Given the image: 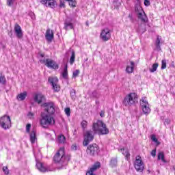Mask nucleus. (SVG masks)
I'll list each match as a JSON object with an SVG mask.
<instances>
[{"label": "nucleus", "instance_id": "nucleus-4", "mask_svg": "<svg viewBox=\"0 0 175 175\" xmlns=\"http://www.w3.org/2000/svg\"><path fill=\"white\" fill-rule=\"evenodd\" d=\"M137 101V94L136 93H130L126 96L123 100L124 106H132Z\"/></svg>", "mask_w": 175, "mask_h": 175}, {"label": "nucleus", "instance_id": "nucleus-12", "mask_svg": "<svg viewBox=\"0 0 175 175\" xmlns=\"http://www.w3.org/2000/svg\"><path fill=\"white\" fill-rule=\"evenodd\" d=\"M41 3L46 8H51V9H54L57 6V1L55 0H42Z\"/></svg>", "mask_w": 175, "mask_h": 175}, {"label": "nucleus", "instance_id": "nucleus-6", "mask_svg": "<svg viewBox=\"0 0 175 175\" xmlns=\"http://www.w3.org/2000/svg\"><path fill=\"white\" fill-rule=\"evenodd\" d=\"M86 152L91 157H95L99 154V146L96 144H90L88 146Z\"/></svg>", "mask_w": 175, "mask_h": 175}, {"label": "nucleus", "instance_id": "nucleus-16", "mask_svg": "<svg viewBox=\"0 0 175 175\" xmlns=\"http://www.w3.org/2000/svg\"><path fill=\"white\" fill-rule=\"evenodd\" d=\"M14 29L17 38L21 39L23 38V30H21V27H20L18 24H16Z\"/></svg>", "mask_w": 175, "mask_h": 175}, {"label": "nucleus", "instance_id": "nucleus-38", "mask_svg": "<svg viewBox=\"0 0 175 175\" xmlns=\"http://www.w3.org/2000/svg\"><path fill=\"white\" fill-rule=\"evenodd\" d=\"M161 69H166V60L163 59L161 62Z\"/></svg>", "mask_w": 175, "mask_h": 175}, {"label": "nucleus", "instance_id": "nucleus-13", "mask_svg": "<svg viewBox=\"0 0 175 175\" xmlns=\"http://www.w3.org/2000/svg\"><path fill=\"white\" fill-rule=\"evenodd\" d=\"M36 167L40 172H42V173L46 172H53V170H54L53 168H51L50 167H44L43 163L40 162H37Z\"/></svg>", "mask_w": 175, "mask_h": 175}, {"label": "nucleus", "instance_id": "nucleus-28", "mask_svg": "<svg viewBox=\"0 0 175 175\" xmlns=\"http://www.w3.org/2000/svg\"><path fill=\"white\" fill-rule=\"evenodd\" d=\"M158 63L153 64L152 68L149 69L151 73H154V72H157V69H158Z\"/></svg>", "mask_w": 175, "mask_h": 175}, {"label": "nucleus", "instance_id": "nucleus-29", "mask_svg": "<svg viewBox=\"0 0 175 175\" xmlns=\"http://www.w3.org/2000/svg\"><path fill=\"white\" fill-rule=\"evenodd\" d=\"M75 58H76V54L75 53V51H72L71 57L70 58V65H73V64H75Z\"/></svg>", "mask_w": 175, "mask_h": 175}, {"label": "nucleus", "instance_id": "nucleus-14", "mask_svg": "<svg viewBox=\"0 0 175 175\" xmlns=\"http://www.w3.org/2000/svg\"><path fill=\"white\" fill-rule=\"evenodd\" d=\"M99 167H100V163H95L86 172V175H96L94 173L98 170V169H99Z\"/></svg>", "mask_w": 175, "mask_h": 175}, {"label": "nucleus", "instance_id": "nucleus-20", "mask_svg": "<svg viewBox=\"0 0 175 175\" xmlns=\"http://www.w3.org/2000/svg\"><path fill=\"white\" fill-rule=\"evenodd\" d=\"M161 42H162V37L157 36L154 43L157 51H161Z\"/></svg>", "mask_w": 175, "mask_h": 175}, {"label": "nucleus", "instance_id": "nucleus-9", "mask_svg": "<svg viewBox=\"0 0 175 175\" xmlns=\"http://www.w3.org/2000/svg\"><path fill=\"white\" fill-rule=\"evenodd\" d=\"M111 38V33H110V29L109 28H105L103 29L100 34V38L103 42H107L110 40Z\"/></svg>", "mask_w": 175, "mask_h": 175}, {"label": "nucleus", "instance_id": "nucleus-23", "mask_svg": "<svg viewBox=\"0 0 175 175\" xmlns=\"http://www.w3.org/2000/svg\"><path fill=\"white\" fill-rule=\"evenodd\" d=\"M118 163V161L117 159V157H113L109 163V165L111 166V167H117V165Z\"/></svg>", "mask_w": 175, "mask_h": 175}, {"label": "nucleus", "instance_id": "nucleus-32", "mask_svg": "<svg viewBox=\"0 0 175 175\" xmlns=\"http://www.w3.org/2000/svg\"><path fill=\"white\" fill-rule=\"evenodd\" d=\"M0 83L1 84H5L6 83V78H5V76L2 73H0Z\"/></svg>", "mask_w": 175, "mask_h": 175}, {"label": "nucleus", "instance_id": "nucleus-24", "mask_svg": "<svg viewBox=\"0 0 175 175\" xmlns=\"http://www.w3.org/2000/svg\"><path fill=\"white\" fill-rule=\"evenodd\" d=\"M157 159L159 161H162V162H163L164 163H166V160L165 159V153H163V152H159L158 153V156H157Z\"/></svg>", "mask_w": 175, "mask_h": 175}, {"label": "nucleus", "instance_id": "nucleus-10", "mask_svg": "<svg viewBox=\"0 0 175 175\" xmlns=\"http://www.w3.org/2000/svg\"><path fill=\"white\" fill-rule=\"evenodd\" d=\"M48 81L50 83V84H51L55 92H58V91L61 90V88L58 85V78L50 77L48 79Z\"/></svg>", "mask_w": 175, "mask_h": 175}, {"label": "nucleus", "instance_id": "nucleus-46", "mask_svg": "<svg viewBox=\"0 0 175 175\" xmlns=\"http://www.w3.org/2000/svg\"><path fill=\"white\" fill-rule=\"evenodd\" d=\"M164 124L165 125H169V124H170V119H165Z\"/></svg>", "mask_w": 175, "mask_h": 175}, {"label": "nucleus", "instance_id": "nucleus-17", "mask_svg": "<svg viewBox=\"0 0 175 175\" xmlns=\"http://www.w3.org/2000/svg\"><path fill=\"white\" fill-rule=\"evenodd\" d=\"M45 100L46 98L42 94H36L34 96V101L36 102V103H38V105H40V103H42V102H43Z\"/></svg>", "mask_w": 175, "mask_h": 175}, {"label": "nucleus", "instance_id": "nucleus-21", "mask_svg": "<svg viewBox=\"0 0 175 175\" xmlns=\"http://www.w3.org/2000/svg\"><path fill=\"white\" fill-rule=\"evenodd\" d=\"M27 95L28 93L27 92H23V93L18 94L16 99L18 100H25Z\"/></svg>", "mask_w": 175, "mask_h": 175}, {"label": "nucleus", "instance_id": "nucleus-22", "mask_svg": "<svg viewBox=\"0 0 175 175\" xmlns=\"http://www.w3.org/2000/svg\"><path fill=\"white\" fill-rule=\"evenodd\" d=\"M35 140H36V131H31L30 133V142L32 144L35 143Z\"/></svg>", "mask_w": 175, "mask_h": 175}, {"label": "nucleus", "instance_id": "nucleus-26", "mask_svg": "<svg viewBox=\"0 0 175 175\" xmlns=\"http://www.w3.org/2000/svg\"><path fill=\"white\" fill-rule=\"evenodd\" d=\"M63 79H68V64H65L64 71L62 74Z\"/></svg>", "mask_w": 175, "mask_h": 175}, {"label": "nucleus", "instance_id": "nucleus-1", "mask_svg": "<svg viewBox=\"0 0 175 175\" xmlns=\"http://www.w3.org/2000/svg\"><path fill=\"white\" fill-rule=\"evenodd\" d=\"M44 107V111L41 112L40 118V125L47 129L49 126H53L55 124V119H54V113L55 109L54 108V103H46L42 105Z\"/></svg>", "mask_w": 175, "mask_h": 175}, {"label": "nucleus", "instance_id": "nucleus-36", "mask_svg": "<svg viewBox=\"0 0 175 175\" xmlns=\"http://www.w3.org/2000/svg\"><path fill=\"white\" fill-rule=\"evenodd\" d=\"M16 0H7L8 6H13Z\"/></svg>", "mask_w": 175, "mask_h": 175}, {"label": "nucleus", "instance_id": "nucleus-37", "mask_svg": "<svg viewBox=\"0 0 175 175\" xmlns=\"http://www.w3.org/2000/svg\"><path fill=\"white\" fill-rule=\"evenodd\" d=\"M64 111L68 117L70 116V108L69 107L65 108Z\"/></svg>", "mask_w": 175, "mask_h": 175}, {"label": "nucleus", "instance_id": "nucleus-7", "mask_svg": "<svg viewBox=\"0 0 175 175\" xmlns=\"http://www.w3.org/2000/svg\"><path fill=\"white\" fill-rule=\"evenodd\" d=\"M134 167L135 170L139 173H142V172L144 170V163L143 162V160H142V157L137 156L135 157V161H134Z\"/></svg>", "mask_w": 175, "mask_h": 175}, {"label": "nucleus", "instance_id": "nucleus-5", "mask_svg": "<svg viewBox=\"0 0 175 175\" xmlns=\"http://www.w3.org/2000/svg\"><path fill=\"white\" fill-rule=\"evenodd\" d=\"M1 126L3 129H9L12 126V120H10V116L8 115H4L0 118Z\"/></svg>", "mask_w": 175, "mask_h": 175}, {"label": "nucleus", "instance_id": "nucleus-15", "mask_svg": "<svg viewBox=\"0 0 175 175\" xmlns=\"http://www.w3.org/2000/svg\"><path fill=\"white\" fill-rule=\"evenodd\" d=\"M45 38L47 42L51 43L54 40V31L50 29H47L45 33Z\"/></svg>", "mask_w": 175, "mask_h": 175}, {"label": "nucleus", "instance_id": "nucleus-43", "mask_svg": "<svg viewBox=\"0 0 175 175\" xmlns=\"http://www.w3.org/2000/svg\"><path fill=\"white\" fill-rule=\"evenodd\" d=\"M150 154L152 157L154 158V157H156L157 155V150L156 149L152 150Z\"/></svg>", "mask_w": 175, "mask_h": 175}, {"label": "nucleus", "instance_id": "nucleus-30", "mask_svg": "<svg viewBox=\"0 0 175 175\" xmlns=\"http://www.w3.org/2000/svg\"><path fill=\"white\" fill-rule=\"evenodd\" d=\"M144 12V10H143V8H142V6L140 5H136L135 6V13H137V16L139 14Z\"/></svg>", "mask_w": 175, "mask_h": 175}, {"label": "nucleus", "instance_id": "nucleus-51", "mask_svg": "<svg viewBox=\"0 0 175 175\" xmlns=\"http://www.w3.org/2000/svg\"><path fill=\"white\" fill-rule=\"evenodd\" d=\"M86 25L88 27L89 25L88 22H86Z\"/></svg>", "mask_w": 175, "mask_h": 175}, {"label": "nucleus", "instance_id": "nucleus-39", "mask_svg": "<svg viewBox=\"0 0 175 175\" xmlns=\"http://www.w3.org/2000/svg\"><path fill=\"white\" fill-rule=\"evenodd\" d=\"M88 122L85 120H83L81 122V126L83 129H85L87 128Z\"/></svg>", "mask_w": 175, "mask_h": 175}, {"label": "nucleus", "instance_id": "nucleus-50", "mask_svg": "<svg viewBox=\"0 0 175 175\" xmlns=\"http://www.w3.org/2000/svg\"><path fill=\"white\" fill-rule=\"evenodd\" d=\"M92 94H93V96H95V97L97 96H96V91H94Z\"/></svg>", "mask_w": 175, "mask_h": 175}, {"label": "nucleus", "instance_id": "nucleus-34", "mask_svg": "<svg viewBox=\"0 0 175 175\" xmlns=\"http://www.w3.org/2000/svg\"><path fill=\"white\" fill-rule=\"evenodd\" d=\"M80 75V70H75L72 73V77H77Z\"/></svg>", "mask_w": 175, "mask_h": 175}, {"label": "nucleus", "instance_id": "nucleus-33", "mask_svg": "<svg viewBox=\"0 0 175 175\" xmlns=\"http://www.w3.org/2000/svg\"><path fill=\"white\" fill-rule=\"evenodd\" d=\"M69 5L72 8H76V5H77V3L75 0H70L69 1Z\"/></svg>", "mask_w": 175, "mask_h": 175}, {"label": "nucleus", "instance_id": "nucleus-18", "mask_svg": "<svg viewBox=\"0 0 175 175\" xmlns=\"http://www.w3.org/2000/svg\"><path fill=\"white\" fill-rule=\"evenodd\" d=\"M137 18L142 21V23H147V21H148V18L147 17V15L146 14V12H144V11L140 12L137 15Z\"/></svg>", "mask_w": 175, "mask_h": 175}, {"label": "nucleus", "instance_id": "nucleus-2", "mask_svg": "<svg viewBox=\"0 0 175 175\" xmlns=\"http://www.w3.org/2000/svg\"><path fill=\"white\" fill-rule=\"evenodd\" d=\"M92 129L93 131H88L84 133L83 145L85 146V147L94 140L95 133H98V135H108L109 133V129H107L106 124L102 120H97L94 122Z\"/></svg>", "mask_w": 175, "mask_h": 175}, {"label": "nucleus", "instance_id": "nucleus-45", "mask_svg": "<svg viewBox=\"0 0 175 175\" xmlns=\"http://www.w3.org/2000/svg\"><path fill=\"white\" fill-rule=\"evenodd\" d=\"M144 5L145 6H150V0H144Z\"/></svg>", "mask_w": 175, "mask_h": 175}, {"label": "nucleus", "instance_id": "nucleus-31", "mask_svg": "<svg viewBox=\"0 0 175 175\" xmlns=\"http://www.w3.org/2000/svg\"><path fill=\"white\" fill-rule=\"evenodd\" d=\"M64 25V28L66 30L73 29V24H72L71 23H65Z\"/></svg>", "mask_w": 175, "mask_h": 175}, {"label": "nucleus", "instance_id": "nucleus-48", "mask_svg": "<svg viewBox=\"0 0 175 175\" xmlns=\"http://www.w3.org/2000/svg\"><path fill=\"white\" fill-rule=\"evenodd\" d=\"M60 8H65V2L60 1V5H59Z\"/></svg>", "mask_w": 175, "mask_h": 175}, {"label": "nucleus", "instance_id": "nucleus-25", "mask_svg": "<svg viewBox=\"0 0 175 175\" xmlns=\"http://www.w3.org/2000/svg\"><path fill=\"white\" fill-rule=\"evenodd\" d=\"M120 151H121L122 154L124 155L126 159H129V157H131V154H129V150H128L127 149L122 148L120 150Z\"/></svg>", "mask_w": 175, "mask_h": 175}, {"label": "nucleus", "instance_id": "nucleus-47", "mask_svg": "<svg viewBox=\"0 0 175 175\" xmlns=\"http://www.w3.org/2000/svg\"><path fill=\"white\" fill-rule=\"evenodd\" d=\"M72 150H73V151H76V150H77V146H76V144H73L71 146Z\"/></svg>", "mask_w": 175, "mask_h": 175}, {"label": "nucleus", "instance_id": "nucleus-52", "mask_svg": "<svg viewBox=\"0 0 175 175\" xmlns=\"http://www.w3.org/2000/svg\"><path fill=\"white\" fill-rule=\"evenodd\" d=\"M66 1H67L68 2H69L70 0H66Z\"/></svg>", "mask_w": 175, "mask_h": 175}, {"label": "nucleus", "instance_id": "nucleus-40", "mask_svg": "<svg viewBox=\"0 0 175 175\" xmlns=\"http://www.w3.org/2000/svg\"><path fill=\"white\" fill-rule=\"evenodd\" d=\"M151 139H152V142H154V143H157V144H159V142H158V139H157L155 135H152Z\"/></svg>", "mask_w": 175, "mask_h": 175}, {"label": "nucleus", "instance_id": "nucleus-35", "mask_svg": "<svg viewBox=\"0 0 175 175\" xmlns=\"http://www.w3.org/2000/svg\"><path fill=\"white\" fill-rule=\"evenodd\" d=\"M70 96H71L72 99H76V90H72L70 92Z\"/></svg>", "mask_w": 175, "mask_h": 175}, {"label": "nucleus", "instance_id": "nucleus-11", "mask_svg": "<svg viewBox=\"0 0 175 175\" xmlns=\"http://www.w3.org/2000/svg\"><path fill=\"white\" fill-rule=\"evenodd\" d=\"M44 62L45 63L46 66H47V68H50V69L55 70L59 68L58 64L51 59H46Z\"/></svg>", "mask_w": 175, "mask_h": 175}, {"label": "nucleus", "instance_id": "nucleus-41", "mask_svg": "<svg viewBox=\"0 0 175 175\" xmlns=\"http://www.w3.org/2000/svg\"><path fill=\"white\" fill-rule=\"evenodd\" d=\"M3 172L5 173V174L8 175L9 174V169H8V167H3Z\"/></svg>", "mask_w": 175, "mask_h": 175}, {"label": "nucleus", "instance_id": "nucleus-3", "mask_svg": "<svg viewBox=\"0 0 175 175\" xmlns=\"http://www.w3.org/2000/svg\"><path fill=\"white\" fill-rule=\"evenodd\" d=\"M53 161L57 163L59 169H62L70 161V155L65 156V148H60L53 157Z\"/></svg>", "mask_w": 175, "mask_h": 175}, {"label": "nucleus", "instance_id": "nucleus-53", "mask_svg": "<svg viewBox=\"0 0 175 175\" xmlns=\"http://www.w3.org/2000/svg\"><path fill=\"white\" fill-rule=\"evenodd\" d=\"M0 142H1V138H0Z\"/></svg>", "mask_w": 175, "mask_h": 175}, {"label": "nucleus", "instance_id": "nucleus-49", "mask_svg": "<svg viewBox=\"0 0 175 175\" xmlns=\"http://www.w3.org/2000/svg\"><path fill=\"white\" fill-rule=\"evenodd\" d=\"M100 117H105V112L103 111H101L100 112Z\"/></svg>", "mask_w": 175, "mask_h": 175}, {"label": "nucleus", "instance_id": "nucleus-27", "mask_svg": "<svg viewBox=\"0 0 175 175\" xmlns=\"http://www.w3.org/2000/svg\"><path fill=\"white\" fill-rule=\"evenodd\" d=\"M57 140L59 143H60L61 144H64V143H65V142L66 141V138L64 135H61L57 137Z\"/></svg>", "mask_w": 175, "mask_h": 175}, {"label": "nucleus", "instance_id": "nucleus-42", "mask_svg": "<svg viewBox=\"0 0 175 175\" xmlns=\"http://www.w3.org/2000/svg\"><path fill=\"white\" fill-rule=\"evenodd\" d=\"M31 130V124H27L26 126V131L27 133H29V131Z\"/></svg>", "mask_w": 175, "mask_h": 175}, {"label": "nucleus", "instance_id": "nucleus-8", "mask_svg": "<svg viewBox=\"0 0 175 175\" xmlns=\"http://www.w3.org/2000/svg\"><path fill=\"white\" fill-rule=\"evenodd\" d=\"M140 105L144 114H146V116H148V113H151V109H150V104H148V101H147L146 98H143L141 100Z\"/></svg>", "mask_w": 175, "mask_h": 175}, {"label": "nucleus", "instance_id": "nucleus-44", "mask_svg": "<svg viewBox=\"0 0 175 175\" xmlns=\"http://www.w3.org/2000/svg\"><path fill=\"white\" fill-rule=\"evenodd\" d=\"M27 116H28L29 118L32 119V118H33L35 114H33V113H32V112H29V113L27 114Z\"/></svg>", "mask_w": 175, "mask_h": 175}, {"label": "nucleus", "instance_id": "nucleus-19", "mask_svg": "<svg viewBox=\"0 0 175 175\" xmlns=\"http://www.w3.org/2000/svg\"><path fill=\"white\" fill-rule=\"evenodd\" d=\"M134 69H135V62H133V61H131L130 65H128L126 67V72L129 75L131 73H133Z\"/></svg>", "mask_w": 175, "mask_h": 175}]
</instances>
